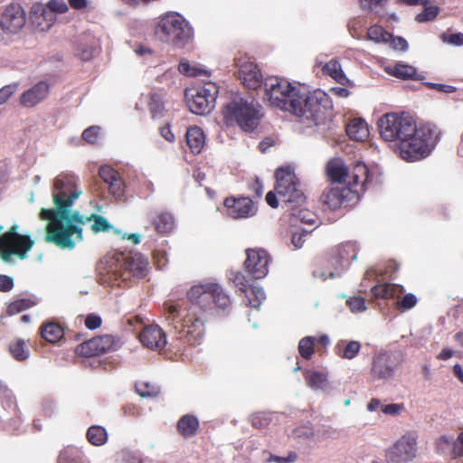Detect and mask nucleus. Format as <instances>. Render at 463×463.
I'll list each match as a JSON object with an SVG mask.
<instances>
[{
  "instance_id": "f257e3e1",
  "label": "nucleus",
  "mask_w": 463,
  "mask_h": 463,
  "mask_svg": "<svg viewBox=\"0 0 463 463\" xmlns=\"http://www.w3.org/2000/svg\"><path fill=\"white\" fill-rule=\"evenodd\" d=\"M382 138L392 144L393 151L408 162L427 157L437 143V130L430 125L417 127L407 113L389 112L378 119Z\"/></svg>"
},
{
  "instance_id": "f03ea898",
  "label": "nucleus",
  "mask_w": 463,
  "mask_h": 463,
  "mask_svg": "<svg viewBox=\"0 0 463 463\" xmlns=\"http://www.w3.org/2000/svg\"><path fill=\"white\" fill-rule=\"evenodd\" d=\"M264 99L275 108L289 111L307 126L325 122L331 111L329 97L321 90L301 92L290 82L278 77L264 80Z\"/></svg>"
},
{
  "instance_id": "7ed1b4c3",
  "label": "nucleus",
  "mask_w": 463,
  "mask_h": 463,
  "mask_svg": "<svg viewBox=\"0 0 463 463\" xmlns=\"http://www.w3.org/2000/svg\"><path fill=\"white\" fill-rule=\"evenodd\" d=\"M213 284L208 282L195 285L188 290L187 298L191 305L184 316L178 304L165 302L163 305L168 326L181 334V337L190 345H199L204 336L206 314L212 306L210 286Z\"/></svg>"
},
{
  "instance_id": "20e7f679",
  "label": "nucleus",
  "mask_w": 463,
  "mask_h": 463,
  "mask_svg": "<svg viewBox=\"0 0 463 463\" xmlns=\"http://www.w3.org/2000/svg\"><path fill=\"white\" fill-rule=\"evenodd\" d=\"M81 194L79 177L75 175L61 173L54 178L52 196L55 208H43L40 212V218L49 221L47 233H53L60 222L62 224L71 216L74 212L71 207Z\"/></svg>"
},
{
  "instance_id": "39448f33",
  "label": "nucleus",
  "mask_w": 463,
  "mask_h": 463,
  "mask_svg": "<svg viewBox=\"0 0 463 463\" xmlns=\"http://www.w3.org/2000/svg\"><path fill=\"white\" fill-rule=\"evenodd\" d=\"M276 191L279 200L289 212V222L297 227L299 223L316 225L318 222L317 214L304 207L306 197L299 189L298 180L289 166H283L275 172Z\"/></svg>"
},
{
  "instance_id": "423d86ee",
  "label": "nucleus",
  "mask_w": 463,
  "mask_h": 463,
  "mask_svg": "<svg viewBox=\"0 0 463 463\" xmlns=\"http://www.w3.org/2000/svg\"><path fill=\"white\" fill-rule=\"evenodd\" d=\"M91 221H93L91 229L95 232H109L112 228L108 220L101 215L91 213L86 216L79 211H74L65 222L56 226L53 233H46L45 241L54 243L61 249L72 250L83 239L81 226Z\"/></svg>"
},
{
  "instance_id": "0eeeda50",
  "label": "nucleus",
  "mask_w": 463,
  "mask_h": 463,
  "mask_svg": "<svg viewBox=\"0 0 463 463\" xmlns=\"http://www.w3.org/2000/svg\"><path fill=\"white\" fill-rule=\"evenodd\" d=\"M262 116V108L256 99L241 95H234L222 109L224 124L239 126L245 132L253 131Z\"/></svg>"
},
{
  "instance_id": "6e6552de",
  "label": "nucleus",
  "mask_w": 463,
  "mask_h": 463,
  "mask_svg": "<svg viewBox=\"0 0 463 463\" xmlns=\"http://www.w3.org/2000/svg\"><path fill=\"white\" fill-rule=\"evenodd\" d=\"M148 261L140 253L128 254L114 253L105 260V269L109 276V279L123 281L130 278L143 279L147 274Z\"/></svg>"
},
{
  "instance_id": "1a4fd4ad",
  "label": "nucleus",
  "mask_w": 463,
  "mask_h": 463,
  "mask_svg": "<svg viewBox=\"0 0 463 463\" xmlns=\"http://www.w3.org/2000/svg\"><path fill=\"white\" fill-rule=\"evenodd\" d=\"M326 173L332 183L366 190L370 183V175L367 166L357 162L352 168L346 165L341 158L330 160L326 166Z\"/></svg>"
},
{
  "instance_id": "9d476101",
  "label": "nucleus",
  "mask_w": 463,
  "mask_h": 463,
  "mask_svg": "<svg viewBox=\"0 0 463 463\" xmlns=\"http://www.w3.org/2000/svg\"><path fill=\"white\" fill-rule=\"evenodd\" d=\"M156 33L162 41L183 47L191 40L193 29L182 15L170 12L161 17Z\"/></svg>"
},
{
  "instance_id": "9b49d317",
  "label": "nucleus",
  "mask_w": 463,
  "mask_h": 463,
  "mask_svg": "<svg viewBox=\"0 0 463 463\" xmlns=\"http://www.w3.org/2000/svg\"><path fill=\"white\" fill-rule=\"evenodd\" d=\"M356 258L357 252L354 243L347 242L342 244L326 260L322 267L317 268L313 271V275L322 280L340 277L350 262L355 260Z\"/></svg>"
},
{
  "instance_id": "f8f14e48",
  "label": "nucleus",
  "mask_w": 463,
  "mask_h": 463,
  "mask_svg": "<svg viewBox=\"0 0 463 463\" xmlns=\"http://www.w3.org/2000/svg\"><path fill=\"white\" fill-rule=\"evenodd\" d=\"M3 225H0V256L5 262H9L13 256L20 259L27 258V252L32 249L34 241L26 235L17 232L18 226L13 225L11 229L2 233Z\"/></svg>"
},
{
  "instance_id": "ddd939ff",
  "label": "nucleus",
  "mask_w": 463,
  "mask_h": 463,
  "mask_svg": "<svg viewBox=\"0 0 463 463\" xmlns=\"http://www.w3.org/2000/svg\"><path fill=\"white\" fill-rule=\"evenodd\" d=\"M217 94L218 88L213 83L187 90L185 99L190 111L197 115L209 113L214 108Z\"/></svg>"
},
{
  "instance_id": "4468645a",
  "label": "nucleus",
  "mask_w": 463,
  "mask_h": 463,
  "mask_svg": "<svg viewBox=\"0 0 463 463\" xmlns=\"http://www.w3.org/2000/svg\"><path fill=\"white\" fill-rule=\"evenodd\" d=\"M417 439L418 436L413 431L403 434L385 450L386 462L409 463L412 461L417 456Z\"/></svg>"
},
{
  "instance_id": "2eb2a0df",
  "label": "nucleus",
  "mask_w": 463,
  "mask_h": 463,
  "mask_svg": "<svg viewBox=\"0 0 463 463\" xmlns=\"http://www.w3.org/2000/svg\"><path fill=\"white\" fill-rule=\"evenodd\" d=\"M402 361V355L398 353L384 351L377 354L372 362L373 379L383 382L391 380Z\"/></svg>"
},
{
  "instance_id": "dca6fc26",
  "label": "nucleus",
  "mask_w": 463,
  "mask_h": 463,
  "mask_svg": "<svg viewBox=\"0 0 463 463\" xmlns=\"http://www.w3.org/2000/svg\"><path fill=\"white\" fill-rule=\"evenodd\" d=\"M364 191L365 190H360V188H354L353 186L336 184L325 191L321 196V200L323 203L326 204L330 209L335 210L345 203L357 201L360 197V194Z\"/></svg>"
},
{
  "instance_id": "f3484780",
  "label": "nucleus",
  "mask_w": 463,
  "mask_h": 463,
  "mask_svg": "<svg viewBox=\"0 0 463 463\" xmlns=\"http://www.w3.org/2000/svg\"><path fill=\"white\" fill-rule=\"evenodd\" d=\"M117 347L118 342L116 339L110 335H104L93 337L79 345L76 352L80 355L90 357L116 350Z\"/></svg>"
},
{
  "instance_id": "a211bd4d",
  "label": "nucleus",
  "mask_w": 463,
  "mask_h": 463,
  "mask_svg": "<svg viewBox=\"0 0 463 463\" xmlns=\"http://www.w3.org/2000/svg\"><path fill=\"white\" fill-rule=\"evenodd\" d=\"M244 262L246 270L255 279L265 278L269 273V255L264 250H248Z\"/></svg>"
},
{
  "instance_id": "6ab92c4d",
  "label": "nucleus",
  "mask_w": 463,
  "mask_h": 463,
  "mask_svg": "<svg viewBox=\"0 0 463 463\" xmlns=\"http://www.w3.org/2000/svg\"><path fill=\"white\" fill-rule=\"evenodd\" d=\"M1 16L2 29L6 35L17 33L26 23L25 12L18 4H11L6 6Z\"/></svg>"
},
{
  "instance_id": "aec40b11",
  "label": "nucleus",
  "mask_w": 463,
  "mask_h": 463,
  "mask_svg": "<svg viewBox=\"0 0 463 463\" xmlns=\"http://www.w3.org/2000/svg\"><path fill=\"white\" fill-rule=\"evenodd\" d=\"M233 283L241 291L245 293L248 305L259 309L262 301L266 298L263 288L257 286H249L245 276L240 272L234 275Z\"/></svg>"
},
{
  "instance_id": "412c9836",
  "label": "nucleus",
  "mask_w": 463,
  "mask_h": 463,
  "mask_svg": "<svg viewBox=\"0 0 463 463\" xmlns=\"http://www.w3.org/2000/svg\"><path fill=\"white\" fill-rule=\"evenodd\" d=\"M224 205L227 208V214L233 219L248 218L256 213L254 203L248 197L227 198Z\"/></svg>"
},
{
  "instance_id": "4be33fe9",
  "label": "nucleus",
  "mask_w": 463,
  "mask_h": 463,
  "mask_svg": "<svg viewBox=\"0 0 463 463\" xmlns=\"http://www.w3.org/2000/svg\"><path fill=\"white\" fill-rule=\"evenodd\" d=\"M140 342L152 350H160L166 345V335L158 325L146 326L139 334Z\"/></svg>"
},
{
  "instance_id": "5701e85b",
  "label": "nucleus",
  "mask_w": 463,
  "mask_h": 463,
  "mask_svg": "<svg viewBox=\"0 0 463 463\" xmlns=\"http://www.w3.org/2000/svg\"><path fill=\"white\" fill-rule=\"evenodd\" d=\"M239 77L242 84L251 90L264 86V80L260 69L251 61H245L240 65Z\"/></svg>"
},
{
  "instance_id": "b1692460",
  "label": "nucleus",
  "mask_w": 463,
  "mask_h": 463,
  "mask_svg": "<svg viewBox=\"0 0 463 463\" xmlns=\"http://www.w3.org/2000/svg\"><path fill=\"white\" fill-rule=\"evenodd\" d=\"M49 90L50 86L46 81H39L22 94L20 102L24 107L33 108L45 99Z\"/></svg>"
},
{
  "instance_id": "393cba45",
  "label": "nucleus",
  "mask_w": 463,
  "mask_h": 463,
  "mask_svg": "<svg viewBox=\"0 0 463 463\" xmlns=\"http://www.w3.org/2000/svg\"><path fill=\"white\" fill-rule=\"evenodd\" d=\"M305 381L307 385L314 391L328 394L334 390L333 384L328 381L327 373L324 371H306Z\"/></svg>"
},
{
  "instance_id": "a878e982",
  "label": "nucleus",
  "mask_w": 463,
  "mask_h": 463,
  "mask_svg": "<svg viewBox=\"0 0 463 463\" xmlns=\"http://www.w3.org/2000/svg\"><path fill=\"white\" fill-rule=\"evenodd\" d=\"M0 400L5 413L0 415L4 420H12L14 417L20 419V411L17 408L13 392L0 381Z\"/></svg>"
},
{
  "instance_id": "bb28decb",
  "label": "nucleus",
  "mask_w": 463,
  "mask_h": 463,
  "mask_svg": "<svg viewBox=\"0 0 463 463\" xmlns=\"http://www.w3.org/2000/svg\"><path fill=\"white\" fill-rule=\"evenodd\" d=\"M31 18L43 31L52 25L55 21V14L47 6L35 4L32 7Z\"/></svg>"
},
{
  "instance_id": "cd10ccee",
  "label": "nucleus",
  "mask_w": 463,
  "mask_h": 463,
  "mask_svg": "<svg viewBox=\"0 0 463 463\" xmlns=\"http://www.w3.org/2000/svg\"><path fill=\"white\" fill-rule=\"evenodd\" d=\"M385 71L402 80H421L423 77L417 73L416 69L407 63L399 62L395 65H389Z\"/></svg>"
},
{
  "instance_id": "c85d7f7f",
  "label": "nucleus",
  "mask_w": 463,
  "mask_h": 463,
  "mask_svg": "<svg viewBox=\"0 0 463 463\" xmlns=\"http://www.w3.org/2000/svg\"><path fill=\"white\" fill-rule=\"evenodd\" d=\"M186 143L193 154L202 152L205 145V136L201 128L190 127L186 131Z\"/></svg>"
},
{
  "instance_id": "c756f323",
  "label": "nucleus",
  "mask_w": 463,
  "mask_h": 463,
  "mask_svg": "<svg viewBox=\"0 0 463 463\" xmlns=\"http://www.w3.org/2000/svg\"><path fill=\"white\" fill-rule=\"evenodd\" d=\"M149 219L158 233H168L175 227V218L168 212L150 214Z\"/></svg>"
},
{
  "instance_id": "7c9ffc66",
  "label": "nucleus",
  "mask_w": 463,
  "mask_h": 463,
  "mask_svg": "<svg viewBox=\"0 0 463 463\" xmlns=\"http://www.w3.org/2000/svg\"><path fill=\"white\" fill-rule=\"evenodd\" d=\"M347 136L356 141H364L369 136V129L365 120L354 118L346 126Z\"/></svg>"
},
{
  "instance_id": "2f4dec72",
  "label": "nucleus",
  "mask_w": 463,
  "mask_h": 463,
  "mask_svg": "<svg viewBox=\"0 0 463 463\" xmlns=\"http://www.w3.org/2000/svg\"><path fill=\"white\" fill-rule=\"evenodd\" d=\"M371 290L375 298H400L404 291L403 287L398 284L375 285Z\"/></svg>"
},
{
  "instance_id": "473e14b6",
  "label": "nucleus",
  "mask_w": 463,
  "mask_h": 463,
  "mask_svg": "<svg viewBox=\"0 0 463 463\" xmlns=\"http://www.w3.org/2000/svg\"><path fill=\"white\" fill-rule=\"evenodd\" d=\"M199 428L198 419L190 414L184 415L177 422V430L184 438H190L196 434Z\"/></svg>"
},
{
  "instance_id": "72a5a7b5",
  "label": "nucleus",
  "mask_w": 463,
  "mask_h": 463,
  "mask_svg": "<svg viewBox=\"0 0 463 463\" xmlns=\"http://www.w3.org/2000/svg\"><path fill=\"white\" fill-rule=\"evenodd\" d=\"M361 349V344L358 341H349L346 342L345 340H341L335 345L336 354L347 360L354 359Z\"/></svg>"
},
{
  "instance_id": "f704fd0d",
  "label": "nucleus",
  "mask_w": 463,
  "mask_h": 463,
  "mask_svg": "<svg viewBox=\"0 0 463 463\" xmlns=\"http://www.w3.org/2000/svg\"><path fill=\"white\" fill-rule=\"evenodd\" d=\"M41 335L46 341L55 344L62 338L64 332L59 324L55 322H47L42 326Z\"/></svg>"
},
{
  "instance_id": "c9c22d12",
  "label": "nucleus",
  "mask_w": 463,
  "mask_h": 463,
  "mask_svg": "<svg viewBox=\"0 0 463 463\" xmlns=\"http://www.w3.org/2000/svg\"><path fill=\"white\" fill-rule=\"evenodd\" d=\"M210 288H212L211 301H213L214 305L221 310H226L231 305L230 297L223 291L222 288L217 283H213V286H210Z\"/></svg>"
},
{
  "instance_id": "e433bc0d",
  "label": "nucleus",
  "mask_w": 463,
  "mask_h": 463,
  "mask_svg": "<svg viewBox=\"0 0 463 463\" xmlns=\"http://www.w3.org/2000/svg\"><path fill=\"white\" fill-rule=\"evenodd\" d=\"M57 463H84V454L78 448L68 447L60 452Z\"/></svg>"
},
{
  "instance_id": "4c0bfd02",
  "label": "nucleus",
  "mask_w": 463,
  "mask_h": 463,
  "mask_svg": "<svg viewBox=\"0 0 463 463\" xmlns=\"http://www.w3.org/2000/svg\"><path fill=\"white\" fill-rule=\"evenodd\" d=\"M9 353L16 361H24L30 356V350L23 339H15L9 344Z\"/></svg>"
},
{
  "instance_id": "58836bf2",
  "label": "nucleus",
  "mask_w": 463,
  "mask_h": 463,
  "mask_svg": "<svg viewBox=\"0 0 463 463\" xmlns=\"http://www.w3.org/2000/svg\"><path fill=\"white\" fill-rule=\"evenodd\" d=\"M87 439L94 446H102L108 440V433L104 427L93 425L87 430Z\"/></svg>"
},
{
  "instance_id": "ea45409f",
  "label": "nucleus",
  "mask_w": 463,
  "mask_h": 463,
  "mask_svg": "<svg viewBox=\"0 0 463 463\" xmlns=\"http://www.w3.org/2000/svg\"><path fill=\"white\" fill-rule=\"evenodd\" d=\"M322 71L324 74L332 77L339 83H344L346 80V77L342 71L340 63L335 60H331L326 62L323 66Z\"/></svg>"
},
{
  "instance_id": "a19ab883",
  "label": "nucleus",
  "mask_w": 463,
  "mask_h": 463,
  "mask_svg": "<svg viewBox=\"0 0 463 463\" xmlns=\"http://www.w3.org/2000/svg\"><path fill=\"white\" fill-rule=\"evenodd\" d=\"M390 37L391 33L379 25H373L367 31V38L376 43H387Z\"/></svg>"
},
{
  "instance_id": "79ce46f5",
  "label": "nucleus",
  "mask_w": 463,
  "mask_h": 463,
  "mask_svg": "<svg viewBox=\"0 0 463 463\" xmlns=\"http://www.w3.org/2000/svg\"><path fill=\"white\" fill-rule=\"evenodd\" d=\"M317 337L315 336H305L300 339L298 343L299 354L306 360L311 359L314 354V347Z\"/></svg>"
},
{
  "instance_id": "37998d69",
  "label": "nucleus",
  "mask_w": 463,
  "mask_h": 463,
  "mask_svg": "<svg viewBox=\"0 0 463 463\" xmlns=\"http://www.w3.org/2000/svg\"><path fill=\"white\" fill-rule=\"evenodd\" d=\"M35 305V302L29 298H21L16 299L11 302L7 307V314L10 316L15 315L19 312H22L33 306Z\"/></svg>"
},
{
  "instance_id": "c03bdc74",
  "label": "nucleus",
  "mask_w": 463,
  "mask_h": 463,
  "mask_svg": "<svg viewBox=\"0 0 463 463\" xmlns=\"http://www.w3.org/2000/svg\"><path fill=\"white\" fill-rule=\"evenodd\" d=\"M136 391L141 397H155L159 393V387L147 382L136 383Z\"/></svg>"
},
{
  "instance_id": "a18cd8bd",
  "label": "nucleus",
  "mask_w": 463,
  "mask_h": 463,
  "mask_svg": "<svg viewBox=\"0 0 463 463\" xmlns=\"http://www.w3.org/2000/svg\"><path fill=\"white\" fill-rule=\"evenodd\" d=\"M148 107L153 118L161 117L165 106L160 95L151 94L148 101Z\"/></svg>"
},
{
  "instance_id": "49530a36",
  "label": "nucleus",
  "mask_w": 463,
  "mask_h": 463,
  "mask_svg": "<svg viewBox=\"0 0 463 463\" xmlns=\"http://www.w3.org/2000/svg\"><path fill=\"white\" fill-rule=\"evenodd\" d=\"M108 185L110 194L116 200L123 201L125 199L126 185L120 176Z\"/></svg>"
},
{
  "instance_id": "de8ad7c7",
  "label": "nucleus",
  "mask_w": 463,
  "mask_h": 463,
  "mask_svg": "<svg viewBox=\"0 0 463 463\" xmlns=\"http://www.w3.org/2000/svg\"><path fill=\"white\" fill-rule=\"evenodd\" d=\"M418 303L417 297L412 293L404 295L396 302V308L402 312L407 311L414 307Z\"/></svg>"
},
{
  "instance_id": "09e8293b",
  "label": "nucleus",
  "mask_w": 463,
  "mask_h": 463,
  "mask_svg": "<svg viewBox=\"0 0 463 463\" xmlns=\"http://www.w3.org/2000/svg\"><path fill=\"white\" fill-rule=\"evenodd\" d=\"M312 230H307L306 228H298L291 231V243L295 249L302 248L306 236L311 232Z\"/></svg>"
},
{
  "instance_id": "8fccbe9b",
  "label": "nucleus",
  "mask_w": 463,
  "mask_h": 463,
  "mask_svg": "<svg viewBox=\"0 0 463 463\" xmlns=\"http://www.w3.org/2000/svg\"><path fill=\"white\" fill-rule=\"evenodd\" d=\"M439 8L438 6H425L424 10L418 14L416 16V21L419 23H425L433 20L439 14Z\"/></svg>"
},
{
  "instance_id": "3c124183",
  "label": "nucleus",
  "mask_w": 463,
  "mask_h": 463,
  "mask_svg": "<svg viewBox=\"0 0 463 463\" xmlns=\"http://www.w3.org/2000/svg\"><path fill=\"white\" fill-rule=\"evenodd\" d=\"M178 70L182 74L191 77L201 75L203 71V69L197 68L195 66H191L189 61L185 59H182L180 61Z\"/></svg>"
},
{
  "instance_id": "603ef678",
  "label": "nucleus",
  "mask_w": 463,
  "mask_h": 463,
  "mask_svg": "<svg viewBox=\"0 0 463 463\" xmlns=\"http://www.w3.org/2000/svg\"><path fill=\"white\" fill-rule=\"evenodd\" d=\"M99 175L100 178L106 183L109 184L113 181H115L118 177H119V174L112 167L109 165H103L99 167Z\"/></svg>"
},
{
  "instance_id": "864d4df0",
  "label": "nucleus",
  "mask_w": 463,
  "mask_h": 463,
  "mask_svg": "<svg viewBox=\"0 0 463 463\" xmlns=\"http://www.w3.org/2000/svg\"><path fill=\"white\" fill-rule=\"evenodd\" d=\"M347 304L353 313L364 312L367 309L364 298L362 297H354L347 300Z\"/></svg>"
},
{
  "instance_id": "5fc2aeb1",
  "label": "nucleus",
  "mask_w": 463,
  "mask_h": 463,
  "mask_svg": "<svg viewBox=\"0 0 463 463\" xmlns=\"http://www.w3.org/2000/svg\"><path fill=\"white\" fill-rule=\"evenodd\" d=\"M294 433L298 438L308 439L315 441V430L309 424H305L300 427H298L294 430Z\"/></svg>"
},
{
  "instance_id": "6e6d98bb",
  "label": "nucleus",
  "mask_w": 463,
  "mask_h": 463,
  "mask_svg": "<svg viewBox=\"0 0 463 463\" xmlns=\"http://www.w3.org/2000/svg\"><path fill=\"white\" fill-rule=\"evenodd\" d=\"M387 43H389L390 46L395 51L405 52L409 48V44L404 38L401 36L395 37L392 34H391L390 40Z\"/></svg>"
},
{
  "instance_id": "4d7b16f0",
  "label": "nucleus",
  "mask_w": 463,
  "mask_h": 463,
  "mask_svg": "<svg viewBox=\"0 0 463 463\" xmlns=\"http://www.w3.org/2000/svg\"><path fill=\"white\" fill-rule=\"evenodd\" d=\"M46 6L53 14H64L69 10L67 4L63 0H50Z\"/></svg>"
},
{
  "instance_id": "13d9d810",
  "label": "nucleus",
  "mask_w": 463,
  "mask_h": 463,
  "mask_svg": "<svg viewBox=\"0 0 463 463\" xmlns=\"http://www.w3.org/2000/svg\"><path fill=\"white\" fill-rule=\"evenodd\" d=\"M336 430L329 427H322L315 430V441L320 442L327 438H335Z\"/></svg>"
},
{
  "instance_id": "bf43d9fd",
  "label": "nucleus",
  "mask_w": 463,
  "mask_h": 463,
  "mask_svg": "<svg viewBox=\"0 0 463 463\" xmlns=\"http://www.w3.org/2000/svg\"><path fill=\"white\" fill-rule=\"evenodd\" d=\"M100 128L98 126H92L88 128H86L82 133V138L88 142V143H95L99 133Z\"/></svg>"
},
{
  "instance_id": "052dcab7",
  "label": "nucleus",
  "mask_w": 463,
  "mask_h": 463,
  "mask_svg": "<svg viewBox=\"0 0 463 463\" xmlns=\"http://www.w3.org/2000/svg\"><path fill=\"white\" fill-rule=\"evenodd\" d=\"M385 1L386 0H360V3L363 9L379 13L378 9L383 5Z\"/></svg>"
},
{
  "instance_id": "680f3d73",
  "label": "nucleus",
  "mask_w": 463,
  "mask_h": 463,
  "mask_svg": "<svg viewBox=\"0 0 463 463\" xmlns=\"http://www.w3.org/2000/svg\"><path fill=\"white\" fill-rule=\"evenodd\" d=\"M298 455L295 452H289L287 457H279L275 455H270L267 459L268 462L271 463H293L297 460Z\"/></svg>"
},
{
  "instance_id": "e2e57ef3",
  "label": "nucleus",
  "mask_w": 463,
  "mask_h": 463,
  "mask_svg": "<svg viewBox=\"0 0 463 463\" xmlns=\"http://www.w3.org/2000/svg\"><path fill=\"white\" fill-rule=\"evenodd\" d=\"M17 86L15 84L6 85L0 89V105L6 102V100L13 95L16 90Z\"/></svg>"
},
{
  "instance_id": "0e129e2a",
  "label": "nucleus",
  "mask_w": 463,
  "mask_h": 463,
  "mask_svg": "<svg viewBox=\"0 0 463 463\" xmlns=\"http://www.w3.org/2000/svg\"><path fill=\"white\" fill-rule=\"evenodd\" d=\"M251 424L254 428L261 429L269 424V419L261 413L254 414L251 417Z\"/></svg>"
},
{
  "instance_id": "69168bd1",
  "label": "nucleus",
  "mask_w": 463,
  "mask_h": 463,
  "mask_svg": "<svg viewBox=\"0 0 463 463\" xmlns=\"http://www.w3.org/2000/svg\"><path fill=\"white\" fill-rule=\"evenodd\" d=\"M403 410L402 404L398 403H391L387 405H383L382 407V411L388 415H398Z\"/></svg>"
},
{
  "instance_id": "338daca9",
  "label": "nucleus",
  "mask_w": 463,
  "mask_h": 463,
  "mask_svg": "<svg viewBox=\"0 0 463 463\" xmlns=\"http://www.w3.org/2000/svg\"><path fill=\"white\" fill-rule=\"evenodd\" d=\"M443 41L455 46H460L463 44V33H456L448 36L444 35Z\"/></svg>"
},
{
  "instance_id": "774afa93",
  "label": "nucleus",
  "mask_w": 463,
  "mask_h": 463,
  "mask_svg": "<svg viewBox=\"0 0 463 463\" xmlns=\"http://www.w3.org/2000/svg\"><path fill=\"white\" fill-rule=\"evenodd\" d=\"M453 454L455 457L463 456V432L453 441Z\"/></svg>"
}]
</instances>
